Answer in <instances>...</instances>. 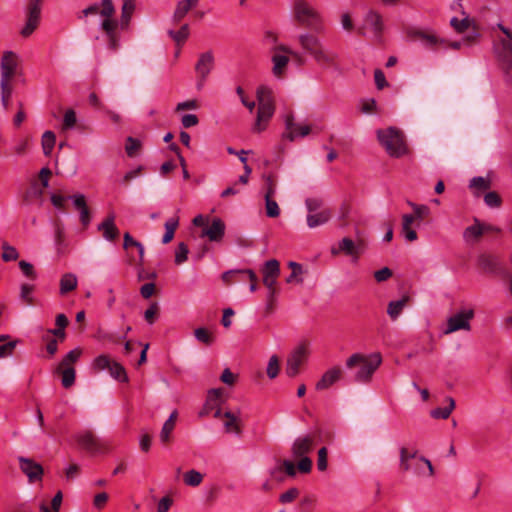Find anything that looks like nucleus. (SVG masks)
<instances>
[{
  "mask_svg": "<svg viewBox=\"0 0 512 512\" xmlns=\"http://www.w3.org/2000/svg\"><path fill=\"white\" fill-rule=\"evenodd\" d=\"M115 7L111 0H102L101 4L93 3L81 11L78 16L79 19L90 15L100 14L104 17L100 24V29L104 32L107 38L108 48L112 51H117L120 47V35L117 32L118 22L113 19Z\"/></svg>",
  "mask_w": 512,
  "mask_h": 512,
  "instance_id": "obj_1",
  "label": "nucleus"
},
{
  "mask_svg": "<svg viewBox=\"0 0 512 512\" xmlns=\"http://www.w3.org/2000/svg\"><path fill=\"white\" fill-rule=\"evenodd\" d=\"M298 42L306 54L321 67H333L337 63L338 54L327 48L319 37L312 33H302L298 36Z\"/></svg>",
  "mask_w": 512,
  "mask_h": 512,
  "instance_id": "obj_2",
  "label": "nucleus"
},
{
  "mask_svg": "<svg viewBox=\"0 0 512 512\" xmlns=\"http://www.w3.org/2000/svg\"><path fill=\"white\" fill-rule=\"evenodd\" d=\"M382 363V356L375 352L370 355L354 353L346 360V367L353 369L357 367L353 375V381L357 383H368L373 374Z\"/></svg>",
  "mask_w": 512,
  "mask_h": 512,
  "instance_id": "obj_3",
  "label": "nucleus"
},
{
  "mask_svg": "<svg viewBox=\"0 0 512 512\" xmlns=\"http://www.w3.org/2000/svg\"><path fill=\"white\" fill-rule=\"evenodd\" d=\"M399 469L411 471L418 477H433L434 469L432 463L418 454L417 450L402 446L399 449Z\"/></svg>",
  "mask_w": 512,
  "mask_h": 512,
  "instance_id": "obj_4",
  "label": "nucleus"
},
{
  "mask_svg": "<svg viewBox=\"0 0 512 512\" xmlns=\"http://www.w3.org/2000/svg\"><path fill=\"white\" fill-rule=\"evenodd\" d=\"M462 0H456L453 9H458L462 18L452 17L450 20L451 27L459 34H465L463 42L465 45L471 46L478 42L481 37L479 26L474 18H471L464 10Z\"/></svg>",
  "mask_w": 512,
  "mask_h": 512,
  "instance_id": "obj_5",
  "label": "nucleus"
},
{
  "mask_svg": "<svg viewBox=\"0 0 512 512\" xmlns=\"http://www.w3.org/2000/svg\"><path fill=\"white\" fill-rule=\"evenodd\" d=\"M377 139L391 157L400 158L408 153L405 136L395 127L377 130Z\"/></svg>",
  "mask_w": 512,
  "mask_h": 512,
  "instance_id": "obj_6",
  "label": "nucleus"
},
{
  "mask_svg": "<svg viewBox=\"0 0 512 512\" xmlns=\"http://www.w3.org/2000/svg\"><path fill=\"white\" fill-rule=\"evenodd\" d=\"M258 111L253 132L260 133L267 128V125L274 115L275 106L272 90L267 86H260L257 89Z\"/></svg>",
  "mask_w": 512,
  "mask_h": 512,
  "instance_id": "obj_7",
  "label": "nucleus"
},
{
  "mask_svg": "<svg viewBox=\"0 0 512 512\" xmlns=\"http://www.w3.org/2000/svg\"><path fill=\"white\" fill-rule=\"evenodd\" d=\"M294 18L302 26L322 31V17L320 13L306 0H294Z\"/></svg>",
  "mask_w": 512,
  "mask_h": 512,
  "instance_id": "obj_8",
  "label": "nucleus"
},
{
  "mask_svg": "<svg viewBox=\"0 0 512 512\" xmlns=\"http://www.w3.org/2000/svg\"><path fill=\"white\" fill-rule=\"evenodd\" d=\"M497 27L506 35V38L494 44V52L504 72L512 77V30L501 23Z\"/></svg>",
  "mask_w": 512,
  "mask_h": 512,
  "instance_id": "obj_9",
  "label": "nucleus"
},
{
  "mask_svg": "<svg viewBox=\"0 0 512 512\" xmlns=\"http://www.w3.org/2000/svg\"><path fill=\"white\" fill-rule=\"evenodd\" d=\"M314 439L310 435L298 437L292 445V454L295 458H300L298 462V471L308 473L312 468V461L307 454L313 449Z\"/></svg>",
  "mask_w": 512,
  "mask_h": 512,
  "instance_id": "obj_10",
  "label": "nucleus"
},
{
  "mask_svg": "<svg viewBox=\"0 0 512 512\" xmlns=\"http://www.w3.org/2000/svg\"><path fill=\"white\" fill-rule=\"evenodd\" d=\"M43 0H29L26 11V22L20 30L22 37L27 38L31 36L38 28L41 18V5Z\"/></svg>",
  "mask_w": 512,
  "mask_h": 512,
  "instance_id": "obj_11",
  "label": "nucleus"
},
{
  "mask_svg": "<svg viewBox=\"0 0 512 512\" xmlns=\"http://www.w3.org/2000/svg\"><path fill=\"white\" fill-rule=\"evenodd\" d=\"M18 66L19 56L13 51H5L0 61V83L12 84Z\"/></svg>",
  "mask_w": 512,
  "mask_h": 512,
  "instance_id": "obj_12",
  "label": "nucleus"
},
{
  "mask_svg": "<svg viewBox=\"0 0 512 512\" xmlns=\"http://www.w3.org/2000/svg\"><path fill=\"white\" fill-rule=\"evenodd\" d=\"M474 317V310L473 309H464L456 314L452 315L447 320L446 328L444 329L443 333L445 335L454 333L458 330H466L469 331L471 329L470 321Z\"/></svg>",
  "mask_w": 512,
  "mask_h": 512,
  "instance_id": "obj_13",
  "label": "nucleus"
},
{
  "mask_svg": "<svg viewBox=\"0 0 512 512\" xmlns=\"http://www.w3.org/2000/svg\"><path fill=\"white\" fill-rule=\"evenodd\" d=\"M288 55H292L294 57L299 56L297 52L292 51L285 45H277L273 48V55L271 60L273 63L272 72L275 76L281 77L284 74L286 66L289 62Z\"/></svg>",
  "mask_w": 512,
  "mask_h": 512,
  "instance_id": "obj_14",
  "label": "nucleus"
},
{
  "mask_svg": "<svg viewBox=\"0 0 512 512\" xmlns=\"http://www.w3.org/2000/svg\"><path fill=\"white\" fill-rule=\"evenodd\" d=\"M366 250V243L364 239H358L354 241L348 237L343 238L338 243V248H332L331 253L333 255H337L339 253H344L347 256L353 257L355 260L359 258V256L364 253Z\"/></svg>",
  "mask_w": 512,
  "mask_h": 512,
  "instance_id": "obj_15",
  "label": "nucleus"
},
{
  "mask_svg": "<svg viewBox=\"0 0 512 512\" xmlns=\"http://www.w3.org/2000/svg\"><path fill=\"white\" fill-rule=\"evenodd\" d=\"M214 68V55L211 51H206L199 55L195 65L197 75V89L200 90L204 86L206 79Z\"/></svg>",
  "mask_w": 512,
  "mask_h": 512,
  "instance_id": "obj_16",
  "label": "nucleus"
},
{
  "mask_svg": "<svg viewBox=\"0 0 512 512\" xmlns=\"http://www.w3.org/2000/svg\"><path fill=\"white\" fill-rule=\"evenodd\" d=\"M308 350L306 346L300 345L295 348L289 355L286 363L285 372L289 377H295L299 371L300 366L307 360Z\"/></svg>",
  "mask_w": 512,
  "mask_h": 512,
  "instance_id": "obj_17",
  "label": "nucleus"
},
{
  "mask_svg": "<svg viewBox=\"0 0 512 512\" xmlns=\"http://www.w3.org/2000/svg\"><path fill=\"white\" fill-rule=\"evenodd\" d=\"M311 131L309 125H300L294 122V116L288 114L285 117V132L282 134L283 139L294 141L297 137H305Z\"/></svg>",
  "mask_w": 512,
  "mask_h": 512,
  "instance_id": "obj_18",
  "label": "nucleus"
},
{
  "mask_svg": "<svg viewBox=\"0 0 512 512\" xmlns=\"http://www.w3.org/2000/svg\"><path fill=\"white\" fill-rule=\"evenodd\" d=\"M78 444L89 453H101L104 445L91 431H83L77 435Z\"/></svg>",
  "mask_w": 512,
  "mask_h": 512,
  "instance_id": "obj_19",
  "label": "nucleus"
},
{
  "mask_svg": "<svg viewBox=\"0 0 512 512\" xmlns=\"http://www.w3.org/2000/svg\"><path fill=\"white\" fill-rule=\"evenodd\" d=\"M362 29L371 32L374 37L380 38L384 30L382 16L374 10H370L364 18Z\"/></svg>",
  "mask_w": 512,
  "mask_h": 512,
  "instance_id": "obj_20",
  "label": "nucleus"
},
{
  "mask_svg": "<svg viewBox=\"0 0 512 512\" xmlns=\"http://www.w3.org/2000/svg\"><path fill=\"white\" fill-rule=\"evenodd\" d=\"M409 36L413 40L420 41L424 47L429 49H435L438 45L444 43L443 39L430 31L413 29L409 31Z\"/></svg>",
  "mask_w": 512,
  "mask_h": 512,
  "instance_id": "obj_21",
  "label": "nucleus"
},
{
  "mask_svg": "<svg viewBox=\"0 0 512 512\" xmlns=\"http://www.w3.org/2000/svg\"><path fill=\"white\" fill-rule=\"evenodd\" d=\"M261 271L263 275V284L267 288L275 286L280 275L279 261L276 259L266 261Z\"/></svg>",
  "mask_w": 512,
  "mask_h": 512,
  "instance_id": "obj_22",
  "label": "nucleus"
},
{
  "mask_svg": "<svg viewBox=\"0 0 512 512\" xmlns=\"http://www.w3.org/2000/svg\"><path fill=\"white\" fill-rule=\"evenodd\" d=\"M225 235V223L220 218H214L210 225L203 228L201 237H207L212 242H220Z\"/></svg>",
  "mask_w": 512,
  "mask_h": 512,
  "instance_id": "obj_23",
  "label": "nucleus"
},
{
  "mask_svg": "<svg viewBox=\"0 0 512 512\" xmlns=\"http://www.w3.org/2000/svg\"><path fill=\"white\" fill-rule=\"evenodd\" d=\"M342 369L339 366H334L328 369L316 383L315 388L318 391L326 390L342 377Z\"/></svg>",
  "mask_w": 512,
  "mask_h": 512,
  "instance_id": "obj_24",
  "label": "nucleus"
},
{
  "mask_svg": "<svg viewBox=\"0 0 512 512\" xmlns=\"http://www.w3.org/2000/svg\"><path fill=\"white\" fill-rule=\"evenodd\" d=\"M98 230L107 241H114L119 236V229L115 225V214L111 212L99 225Z\"/></svg>",
  "mask_w": 512,
  "mask_h": 512,
  "instance_id": "obj_25",
  "label": "nucleus"
},
{
  "mask_svg": "<svg viewBox=\"0 0 512 512\" xmlns=\"http://www.w3.org/2000/svg\"><path fill=\"white\" fill-rule=\"evenodd\" d=\"M19 462L21 470L30 480H41L43 475V468L39 463L33 461L32 459L23 457L19 458Z\"/></svg>",
  "mask_w": 512,
  "mask_h": 512,
  "instance_id": "obj_26",
  "label": "nucleus"
},
{
  "mask_svg": "<svg viewBox=\"0 0 512 512\" xmlns=\"http://www.w3.org/2000/svg\"><path fill=\"white\" fill-rule=\"evenodd\" d=\"M122 2H123V4H122V8H121V18H120V22L118 23V26H120V28L122 30H127L130 25L132 15L136 8V1L135 0H122Z\"/></svg>",
  "mask_w": 512,
  "mask_h": 512,
  "instance_id": "obj_27",
  "label": "nucleus"
},
{
  "mask_svg": "<svg viewBox=\"0 0 512 512\" xmlns=\"http://www.w3.org/2000/svg\"><path fill=\"white\" fill-rule=\"evenodd\" d=\"M484 234V227L479 220L475 219L473 225L465 228L463 232V238L465 242L473 244L479 241L481 236Z\"/></svg>",
  "mask_w": 512,
  "mask_h": 512,
  "instance_id": "obj_28",
  "label": "nucleus"
},
{
  "mask_svg": "<svg viewBox=\"0 0 512 512\" xmlns=\"http://www.w3.org/2000/svg\"><path fill=\"white\" fill-rule=\"evenodd\" d=\"M332 216L331 210L328 208L307 215V225L309 228H315L327 223Z\"/></svg>",
  "mask_w": 512,
  "mask_h": 512,
  "instance_id": "obj_29",
  "label": "nucleus"
},
{
  "mask_svg": "<svg viewBox=\"0 0 512 512\" xmlns=\"http://www.w3.org/2000/svg\"><path fill=\"white\" fill-rule=\"evenodd\" d=\"M223 417L226 418L224 422V428L227 433H234L236 435L241 434V421L238 416H236L231 411H226L223 413Z\"/></svg>",
  "mask_w": 512,
  "mask_h": 512,
  "instance_id": "obj_30",
  "label": "nucleus"
},
{
  "mask_svg": "<svg viewBox=\"0 0 512 512\" xmlns=\"http://www.w3.org/2000/svg\"><path fill=\"white\" fill-rule=\"evenodd\" d=\"M417 220L414 214H404L402 216V233L405 239L409 242H413L417 239V233L411 229L412 223Z\"/></svg>",
  "mask_w": 512,
  "mask_h": 512,
  "instance_id": "obj_31",
  "label": "nucleus"
},
{
  "mask_svg": "<svg viewBox=\"0 0 512 512\" xmlns=\"http://www.w3.org/2000/svg\"><path fill=\"white\" fill-rule=\"evenodd\" d=\"M177 417H178V412L176 410H174L170 414L169 418L163 424V427H162L161 432H160V440L163 443H166V442L169 441L170 434L172 433V431L175 428Z\"/></svg>",
  "mask_w": 512,
  "mask_h": 512,
  "instance_id": "obj_32",
  "label": "nucleus"
},
{
  "mask_svg": "<svg viewBox=\"0 0 512 512\" xmlns=\"http://www.w3.org/2000/svg\"><path fill=\"white\" fill-rule=\"evenodd\" d=\"M409 301L408 296H403L400 300L391 301L387 307V314L392 320H396L402 313L404 307Z\"/></svg>",
  "mask_w": 512,
  "mask_h": 512,
  "instance_id": "obj_33",
  "label": "nucleus"
},
{
  "mask_svg": "<svg viewBox=\"0 0 512 512\" xmlns=\"http://www.w3.org/2000/svg\"><path fill=\"white\" fill-rule=\"evenodd\" d=\"M77 277L73 273H65L60 279V294L65 295L77 287Z\"/></svg>",
  "mask_w": 512,
  "mask_h": 512,
  "instance_id": "obj_34",
  "label": "nucleus"
},
{
  "mask_svg": "<svg viewBox=\"0 0 512 512\" xmlns=\"http://www.w3.org/2000/svg\"><path fill=\"white\" fill-rule=\"evenodd\" d=\"M263 179V191L264 197H274L277 191V179L272 173L264 174Z\"/></svg>",
  "mask_w": 512,
  "mask_h": 512,
  "instance_id": "obj_35",
  "label": "nucleus"
},
{
  "mask_svg": "<svg viewBox=\"0 0 512 512\" xmlns=\"http://www.w3.org/2000/svg\"><path fill=\"white\" fill-rule=\"evenodd\" d=\"M224 393L223 388H214L208 391L205 409L200 412V416L207 413L208 408H214V405L220 404V398Z\"/></svg>",
  "mask_w": 512,
  "mask_h": 512,
  "instance_id": "obj_36",
  "label": "nucleus"
},
{
  "mask_svg": "<svg viewBox=\"0 0 512 512\" xmlns=\"http://www.w3.org/2000/svg\"><path fill=\"white\" fill-rule=\"evenodd\" d=\"M174 491L169 490L164 496L157 499L153 496V500L157 503V512H169L174 503Z\"/></svg>",
  "mask_w": 512,
  "mask_h": 512,
  "instance_id": "obj_37",
  "label": "nucleus"
},
{
  "mask_svg": "<svg viewBox=\"0 0 512 512\" xmlns=\"http://www.w3.org/2000/svg\"><path fill=\"white\" fill-rule=\"evenodd\" d=\"M446 401L448 403L447 407L441 408H435L431 411V417L434 419H447L452 411L455 408V400L452 397H447Z\"/></svg>",
  "mask_w": 512,
  "mask_h": 512,
  "instance_id": "obj_38",
  "label": "nucleus"
},
{
  "mask_svg": "<svg viewBox=\"0 0 512 512\" xmlns=\"http://www.w3.org/2000/svg\"><path fill=\"white\" fill-rule=\"evenodd\" d=\"M178 226H179V218L178 217H171L165 222V224H164L165 233L162 238L163 244H167L173 239L175 231L178 228Z\"/></svg>",
  "mask_w": 512,
  "mask_h": 512,
  "instance_id": "obj_39",
  "label": "nucleus"
},
{
  "mask_svg": "<svg viewBox=\"0 0 512 512\" xmlns=\"http://www.w3.org/2000/svg\"><path fill=\"white\" fill-rule=\"evenodd\" d=\"M56 371L62 375L61 382L63 387L70 388L74 384L76 373L74 367H63L59 369L58 366Z\"/></svg>",
  "mask_w": 512,
  "mask_h": 512,
  "instance_id": "obj_40",
  "label": "nucleus"
},
{
  "mask_svg": "<svg viewBox=\"0 0 512 512\" xmlns=\"http://www.w3.org/2000/svg\"><path fill=\"white\" fill-rule=\"evenodd\" d=\"M168 34L175 41L177 46H181L189 36V26L188 24H184L178 31L169 30Z\"/></svg>",
  "mask_w": 512,
  "mask_h": 512,
  "instance_id": "obj_41",
  "label": "nucleus"
},
{
  "mask_svg": "<svg viewBox=\"0 0 512 512\" xmlns=\"http://www.w3.org/2000/svg\"><path fill=\"white\" fill-rule=\"evenodd\" d=\"M108 370H109L110 375L114 379H116L120 382L128 381V376H127L126 370L120 363L113 361Z\"/></svg>",
  "mask_w": 512,
  "mask_h": 512,
  "instance_id": "obj_42",
  "label": "nucleus"
},
{
  "mask_svg": "<svg viewBox=\"0 0 512 512\" xmlns=\"http://www.w3.org/2000/svg\"><path fill=\"white\" fill-rule=\"evenodd\" d=\"M55 141H56V136H55L54 132H52V131H46L42 135L41 144H42V148H43V153L46 156L51 154V152L54 148V145H55Z\"/></svg>",
  "mask_w": 512,
  "mask_h": 512,
  "instance_id": "obj_43",
  "label": "nucleus"
},
{
  "mask_svg": "<svg viewBox=\"0 0 512 512\" xmlns=\"http://www.w3.org/2000/svg\"><path fill=\"white\" fill-rule=\"evenodd\" d=\"M82 354V350L79 348H75L71 351H69L62 361L59 363V369H62L63 367H73V364L78 361Z\"/></svg>",
  "mask_w": 512,
  "mask_h": 512,
  "instance_id": "obj_44",
  "label": "nucleus"
},
{
  "mask_svg": "<svg viewBox=\"0 0 512 512\" xmlns=\"http://www.w3.org/2000/svg\"><path fill=\"white\" fill-rule=\"evenodd\" d=\"M194 336L199 342L205 345H211L214 342V337L212 333H210L206 328L203 327L195 329Z\"/></svg>",
  "mask_w": 512,
  "mask_h": 512,
  "instance_id": "obj_45",
  "label": "nucleus"
},
{
  "mask_svg": "<svg viewBox=\"0 0 512 512\" xmlns=\"http://www.w3.org/2000/svg\"><path fill=\"white\" fill-rule=\"evenodd\" d=\"M77 123V116L73 109L66 110L64 116H63V122H62V130H70L73 129L76 126Z\"/></svg>",
  "mask_w": 512,
  "mask_h": 512,
  "instance_id": "obj_46",
  "label": "nucleus"
},
{
  "mask_svg": "<svg viewBox=\"0 0 512 512\" xmlns=\"http://www.w3.org/2000/svg\"><path fill=\"white\" fill-rule=\"evenodd\" d=\"M265 198V209L266 215L270 218H276L280 215V208L277 202L273 199L274 197Z\"/></svg>",
  "mask_w": 512,
  "mask_h": 512,
  "instance_id": "obj_47",
  "label": "nucleus"
},
{
  "mask_svg": "<svg viewBox=\"0 0 512 512\" xmlns=\"http://www.w3.org/2000/svg\"><path fill=\"white\" fill-rule=\"evenodd\" d=\"M2 249H3V253H2L3 261L9 262V261H15L18 259L19 254L15 247L9 245L7 242H4L2 244Z\"/></svg>",
  "mask_w": 512,
  "mask_h": 512,
  "instance_id": "obj_48",
  "label": "nucleus"
},
{
  "mask_svg": "<svg viewBox=\"0 0 512 512\" xmlns=\"http://www.w3.org/2000/svg\"><path fill=\"white\" fill-rule=\"evenodd\" d=\"M279 369H280L279 358L276 355H272L268 361V365H267V369H266L268 377L270 379L276 378L279 374Z\"/></svg>",
  "mask_w": 512,
  "mask_h": 512,
  "instance_id": "obj_49",
  "label": "nucleus"
},
{
  "mask_svg": "<svg viewBox=\"0 0 512 512\" xmlns=\"http://www.w3.org/2000/svg\"><path fill=\"white\" fill-rule=\"evenodd\" d=\"M1 90V102L4 109H8L9 102L13 93V85L12 84H2L0 83Z\"/></svg>",
  "mask_w": 512,
  "mask_h": 512,
  "instance_id": "obj_50",
  "label": "nucleus"
},
{
  "mask_svg": "<svg viewBox=\"0 0 512 512\" xmlns=\"http://www.w3.org/2000/svg\"><path fill=\"white\" fill-rule=\"evenodd\" d=\"M188 253V246L184 242L179 243L175 252V263L177 265L184 263L188 258Z\"/></svg>",
  "mask_w": 512,
  "mask_h": 512,
  "instance_id": "obj_51",
  "label": "nucleus"
},
{
  "mask_svg": "<svg viewBox=\"0 0 512 512\" xmlns=\"http://www.w3.org/2000/svg\"><path fill=\"white\" fill-rule=\"evenodd\" d=\"M408 204L412 207L417 220H423L430 214V208L426 205H418L410 201Z\"/></svg>",
  "mask_w": 512,
  "mask_h": 512,
  "instance_id": "obj_52",
  "label": "nucleus"
},
{
  "mask_svg": "<svg viewBox=\"0 0 512 512\" xmlns=\"http://www.w3.org/2000/svg\"><path fill=\"white\" fill-rule=\"evenodd\" d=\"M190 8L187 6V4L181 0L177 3L176 9L173 14V21L175 23H178L181 21L186 14L189 12Z\"/></svg>",
  "mask_w": 512,
  "mask_h": 512,
  "instance_id": "obj_53",
  "label": "nucleus"
},
{
  "mask_svg": "<svg viewBox=\"0 0 512 512\" xmlns=\"http://www.w3.org/2000/svg\"><path fill=\"white\" fill-rule=\"evenodd\" d=\"M141 143L139 140L128 137L126 141L125 150L129 157H134L137 153V151L140 149Z\"/></svg>",
  "mask_w": 512,
  "mask_h": 512,
  "instance_id": "obj_54",
  "label": "nucleus"
},
{
  "mask_svg": "<svg viewBox=\"0 0 512 512\" xmlns=\"http://www.w3.org/2000/svg\"><path fill=\"white\" fill-rule=\"evenodd\" d=\"M479 264L486 271H494L497 267L496 260L490 255H481L479 257Z\"/></svg>",
  "mask_w": 512,
  "mask_h": 512,
  "instance_id": "obj_55",
  "label": "nucleus"
},
{
  "mask_svg": "<svg viewBox=\"0 0 512 512\" xmlns=\"http://www.w3.org/2000/svg\"><path fill=\"white\" fill-rule=\"evenodd\" d=\"M112 362L113 361L107 355L103 354L94 359L93 366L97 370H105L110 368Z\"/></svg>",
  "mask_w": 512,
  "mask_h": 512,
  "instance_id": "obj_56",
  "label": "nucleus"
},
{
  "mask_svg": "<svg viewBox=\"0 0 512 512\" xmlns=\"http://www.w3.org/2000/svg\"><path fill=\"white\" fill-rule=\"evenodd\" d=\"M484 202L487 206L491 208H496L500 206L501 198L496 192L491 191L485 194Z\"/></svg>",
  "mask_w": 512,
  "mask_h": 512,
  "instance_id": "obj_57",
  "label": "nucleus"
},
{
  "mask_svg": "<svg viewBox=\"0 0 512 512\" xmlns=\"http://www.w3.org/2000/svg\"><path fill=\"white\" fill-rule=\"evenodd\" d=\"M470 187L484 191L490 187V181L484 177H474L470 181Z\"/></svg>",
  "mask_w": 512,
  "mask_h": 512,
  "instance_id": "obj_58",
  "label": "nucleus"
},
{
  "mask_svg": "<svg viewBox=\"0 0 512 512\" xmlns=\"http://www.w3.org/2000/svg\"><path fill=\"white\" fill-rule=\"evenodd\" d=\"M280 470L284 471L288 477H295L298 465L296 466L294 462L290 460H284L281 464Z\"/></svg>",
  "mask_w": 512,
  "mask_h": 512,
  "instance_id": "obj_59",
  "label": "nucleus"
},
{
  "mask_svg": "<svg viewBox=\"0 0 512 512\" xmlns=\"http://www.w3.org/2000/svg\"><path fill=\"white\" fill-rule=\"evenodd\" d=\"M327 455L328 450L326 447H322L318 451V459H317V468L320 471H325L327 469Z\"/></svg>",
  "mask_w": 512,
  "mask_h": 512,
  "instance_id": "obj_60",
  "label": "nucleus"
},
{
  "mask_svg": "<svg viewBox=\"0 0 512 512\" xmlns=\"http://www.w3.org/2000/svg\"><path fill=\"white\" fill-rule=\"evenodd\" d=\"M244 277H247L251 282L250 287H249L250 291L255 292L258 288V286H257L258 277H257L256 273L251 269H243V275H242L241 279H244Z\"/></svg>",
  "mask_w": 512,
  "mask_h": 512,
  "instance_id": "obj_61",
  "label": "nucleus"
},
{
  "mask_svg": "<svg viewBox=\"0 0 512 512\" xmlns=\"http://www.w3.org/2000/svg\"><path fill=\"white\" fill-rule=\"evenodd\" d=\"M33 289H34V287L30 284H22L21 285L20 296L27 304L33 303V298H32Z\"/></svg>",
  "mask_w": 512,
  "mask_h": 512,
  "instance_id": "obj_62",
  "label": "nucleus"
},
{
  "mask_svg": "<svg viewBox=\"0 0 512 512\" xmlns=\"http://www.w3.org/2000/svg\"><path fill=\"white\" fill-rule=\"evenodd\" d=\"M159 307L157 303H152L149 308L144 312V318L149 324H153L155 322L156 315L158 313Z\"/></svg>",
  "mask_w": 512,
  "mask_h": 512,
  "instance_id": "obj_63",
  "label": "nucleus"
},
{
  "mask_svg": "<svg viewBox=\"0 0 512 512\" xmlns=\"http://www.w3.org/2000/svg\"><path fill=\"white\" fill-rule=\"evenodd\" d=\"M322 200L319 198H307L305 201L306 208L309 214L316 212L318 209L322 207Z\"/></svg>",
  "mask_w": 512,
  "mask_h": 512,
  "instance_id": "obj_64",
  "label": "nucleus"
}]
</instances>
